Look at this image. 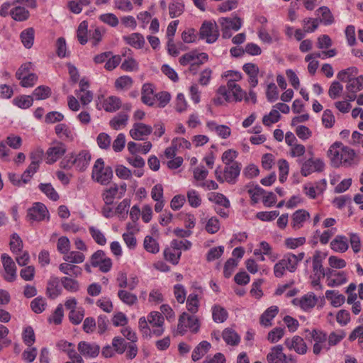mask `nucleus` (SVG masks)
Returning a JSON list of instances; mask_svg holds the SVG:
<instances>
[{"label":"nucleus","instance_id":"obj_1","mask_svg":"<svg viewBox=\"0 0 363 363\" xmlns=\"http://www.w3.org/2000/svg\"><path fill=\"white\" fill-rule=\"evenodd\" d=\"M331 164L335 167H350L358 164L360 157L354 150L344 145L341 142L333 143L327 152Z\"/></svg>","mask_w":363,"mask_h":363},{"label":"nucleus","instance_id":"obj_2","mask_svg":"<svg viewBox=\"0 0 363 363\" xmlns=\"http://www.w3.org/2000/svg\"><path fill=\"white\" fill-rule=\"evenodd\" d=\"M164 318L158 311H152L147 318L143 316L138 320L139 330L145 337L161 336L164 332Z\"/></svg>","mask_w":363,"mask_h":363},{"label":"nucleus","instance_id":"obj_3","mask_svg":"<svg viewBox=\"0 0 363 363\" xmlns=\"http://www.w3.org/2000/svg\"><path fill=\"white\" fill-rule=\"evenodd\" d=\"M216 95L217 96L213 99V103L220 106L224 102L241 101L245 96V92L238 84L228 81L226 85L218 87Z\"/></svg>","mask_w":363,"mask_h":363},{"label":"nucleus","instance_id":"obj_4","mask_svg":"<svg viewBox=\"0 0 363 363\" xmlns=\"http://www.w3.org/2000/svg\"><path fill=\"white\" fill-rule=\"evenodd\" d=\"M91 160V156L89 151L82 150L78 153H72L65 157L60 162V167L67 169L74 167L77 171L84 172L89 167Z\"/></svg>","mask_w":363,"mask_h":363},{"label":"nucleus","instance_id":"obj_5","mask_svg":"<svg viewBox=\"0 0 363 363\" xmlns=\"http://www.w3.org/2000/svg\"><path fill=\"white\" fill-rule=\"evenodd\" d=\"M112 177L113 171L111 167H106L103 159H97L92 168V179L101 185H107L111 182Z\"/></svg>","mask_w":363,"mask_h":363},{"label":"nucleus","instance_id":"obj_6","mask_svg":"<svg viewBox=\"0 0 363 363\" xmlns=\"http://www.w3.org/2000/svg\"><path fill=\"white\" fill-rule=\"evenodd\" d=\"M240 170L241 165L238 162H233L231 164L225 165L223 170L218 167L215 171L216 178L220 183L226 182L230 184H234L240 174Z\"/></svg>","mask_w":363,"mask_h":363},{"label":"nucleus","instance_id":"obj_7","mask_svg":"<svg viewBox=\"0 0 363 363\" xmlns=\"http://www.w3.org/2000/svg\"><path fill=\"white\" fill-rule=\"evenodd\" d=\"M297 161L301 166V174L303 177L315 172H322L325 167L323 161L320 158L311 157L307 160L298 159Z\"/></svg>","mask_w":363,"mask_h":363},{"label":"nucleus","instance_id":"obj_8","mask_svg":"<svg viewBox=\"0 0 363 363\" xmlns=\"http://www.w3.org/2000/svg\"><path fill=\"white\" fill-rule=\"evenodd\" d=\"M219 35L218 27L215 21H204L199 30V38L209 44L215 43Z\"/></svg>","mask_w":363,"mask_h":363},{"label":"nucleus","instance_id":"obj_9","mask_svg":"<svg viewBox=\"0 0 363 363\" xmlns=\"http://www.w3.org/2000/svg\"><path fill=\"white\" fill-rule=\"evenodd\" d=\"M187 329H189L194 333H197L199 329V320L194 315L183 313L179 318L177 333L180 335H184Z\"/></svg>","mask_w":363,"mask_h":363},{"label":"nucleus","instance_id":"obj_10","mask_svg":"<svg viewBox=\"0 0 363 363\" xmlns=\"http://www.w3.org/2000/svg\"><path fill=\"white\" fill-rule=\"evenodd\" d=\"M220 24V30L222 31V37L223 38H230L232 36V30H238L242 24V21L239 17L225 18L221 17L218 19Z\"/></svg>","mask_w":363,"mask_h":363},{"label":"nucleus","instance_id":"obj_11","mask_svg":"<svg viewBox=\"0 0 363 363\" xmlns=\"http://www.w3.org/2000/svg\"><path fill=\"white\" fill-rule=\"evenodd\" d=\"M208 60V56L205 52L192 50L183 55L179 60L182 66H200Z\"/></svg>","mask_w":363,"mask_h":363},{"label":"nucleus","instance_id":"obj_12","mask_svg":"<svg viewBox=\"0 0 363 363\" xmlns=\"http://www.w3.org/2000/svg\"><path fill=\"white\" fill-rule=\"evenodd\" d=\"M90 262L92 267H99L102 272H108L112 267L111 259L106 256L103 250H97L91 257Z\"/></svg>","mask_w":363,"mask_h":363},{"label":"nucleus","instance_id":"obj_13","mask_svg":"<svg viewBox=\"0 0 363 363\" xmlns=\"http://www.w3.org/2000/svg\"><path fill=\"white\" fill-rule=\"evenodd\" d=\"M66 152V146L64 143L57 141L52 143L45 152V161L51 164L56 162Z\"/></svg>","mask_w":363,"mask_h":363},{"label":"nucleus","instance_id":"obj_14","mask_svg":"<svg viewBox=\"0 0 363 363\" xmlns=\"http://www.w3.org/2000/svg\"><path fill=\"white\" fill-rule=\"evenodd\" d=\"M2 265L5 271L4 278L9 282H13L16 279V266L13 259L6 253H3L1 256Z\"/></svg>","mask_w":363,"mask_h":363},{"label":"nucleus","instance_id":"obj_15","mask_svg":"<svg viewBox=\"0 0 363 363\" xmlns=\"http://www.w3.org/2000/svg\"><path fill=\"white\" fill-rule=\"evenodd\" d=\"M78 352L85 358H96L100 352L101 347L96 342L80 341L77 345Z\"/></svg>","mask_w":363,"mask_h":363},{"label":"nucleus","instance_id":"obj_16","mask_svg":"<svg viewBox=\"0 0 363 363\" xmlns=\"http://www.w3.org/2000/svg\"><path fill=\"white\" fill-rule=\"evenodd\" d=\"M363 89V75H359L357 77H353L347 81L346 85V90L347 91L346 98L350 101H353L356 99L357 93Z\"/></svg>","mask_w":363,"mask_h":363},{"label":"nucleus","instance_id":"obj_17","mask_svg":"<svg viewBox=\"0 0 363 363\" xmlns=\"http://www.w3.org/2000/svg\"><path fill=\"white\" fill-rule=\"evenodd\" d=\"M347 281V274L344 271L328 269L326 284L329 287H337Z\"/></svg>","mask_w":363,"mask_h":363},{"label":"nucleus","instance_id":"obj_18","mask_svg":"<svg viewBox=\"0 0 363 363\" xmlns=\"http://www.w3.org/2000/svg\"><path fill=\"white\" fill-rule=\"evenodd\" d=\"M79 89L75 91V94L83 106H86L91 102L94 94L89 90V83L85 79H82L79 83Z\"/></svg>","mask_w":363,"mask_h":363},{"label":"nucleus","instance_id":"obj_19","mask_svg":"<svg viewBox=\"0 0 363 363\" xmlns=\"http://www.w3.org/2000/svg\"><path fill=\"white\" fill-rule=\"evenodd\" d=\"M49 213L46 206L40 202L35 203L28 210L27 218L33 221H41L48 217Z\"/></svg>","mask_w":363,"mask_h":363},{"label":"nucleus","instance_id":"obj_20","mask_svg":"<svg viewBox=\"0 0 363 363\" xmlns=\"http://www.w3.org/2000/svg\"><path fill=\"white\" fill-rule=\"evenodd\" d=\"M203 294L202 287H195L194 291L191 293L186 299V308L187 310L194 314L198 312L199 308V298Z\"/></svg>","mask_w":363,"mask_h":363},{"label":"nucleus","instance_id":"obj_21","mask_svg":"<svg viewBox=\"0 0 363 363\" xmlns=\"http://www.w3.org/2000/svg\"><path fill=\"white\" fill-rule=\"evenodd\" d=\"M152 131V128L150 125L143 123H135L130 130V135L134 140H141L144 139V137L150 135Z\"/></svg>","mask_w":363,"mask_h":363},{"label":"nucleus","instance_id":"obj_22","mask_svg":"<svg viewBox=\"0 0 363 363\" xmlns=\"http://www.w3.org/2000/svg\"><path fill=\"white\" fill-rule=\"evenodd\" d=\"M310 218L311 215L306 210L298 209L291 215V226L294 230H298L303 227Z\"/></svg>","mask_w":363,"mask_h":363},{"label":"nucleus","instance_id":"obj_23","mask_svg":"<svg viewBox=\"0 0 363 363\" xmlns=\"http://www.w3.org/2000/svg\"><path fill=\"white\" fill-rule=\"evenodd\" d=\"M285 345L289 350H294L299 354H304L307 352V345L304 340L298 335L293 337L291 339L287 338L284 342Z\"/></svg>","mask_w":363,"mask_h":363},{"label":"nucleus","instance_id":"obj_24","mask_svg":"<svg viewBox=\"0 0 363 363\" xmlns=\"http://www.w3.org/2000/svg\"><path fill=\"white\" fill-rule=\"evenodd\" d=\"M269 363H288L287 356L283 352L280 345L273 347L267 355Z\"/></svg>","mask_w":363,"mask_h":363},{"label":"nucleus","instance_id":"obj_25","mask_svg":"<svg viewBox=\"0 0 363 363\" xmlns=\"http://www.w3.org/2000/svg\"><path fill=\"white\" fill-rule=\"evenodd\" d=\"M102 99V108L106 112H115L120 109L122 105L121 100L119 97L116 96H109L104 98L103 96L99 97V99Z\"/></svg>","mask_w":363,"mask_h":363},{"label":"nucleus","instance_id":"obj_26","mask_svg":"<svg viewBox=\"0 0 363 363\" xmlns=\"http://www.w3.org/2000/svg\"><path fill=\"white\" fill-rule=\"evenodd\" d=\"M299 306L303 311H308L315 307L318 302V298L313 293H308L299 299H294V303Z\"/></svg>","mask_w":363,"mask_h":363},{"label":"nucleus","instance_id":"obj_27","mask_svg":"<svg viewBox=\"0 0 363 363\" xmlns=\"http://www.w3.org/2000/svg\"><path fill=\"white\" fill-rule=\"evenodd\" d=\"M55 132L59 138L66 141H73L77 136L74 130L65 123L57 124Z\"/></svg>","mask_w":363,"mask_h":363},{"label":"nucleus","instance_id":"obj_28","mask_svg":"<svg viewBox=\"0 0 363 363\" xmlns=\"http://www.w3.org/2000/svg\"><path fill=\"white\" fill-rule=\"evenodd\" d=\"M142 102L149 106H152L155 101L154 94V86L152 84L146 83L143 85L141 90Z\"/></svg>","mask_w":363,"mask_h":363},{"label":"nucleus","instance_id":"obj_29","mask_svg":"<svg viewBox=\"0 0 363 363\" xmlns=\"http://www.w3.org/2000/svg\"><path fill=\"white\" fill-rule=\"evenodd\" d=\"M330 248L335 252L343 253L349 248L348 239L346 236L338 235L330 242Z\"/></svg>","mask_w":363,"mask_h":363},{"label":"nucleus","instance_id":"obj_30","mask_svg":"<svg viewBox=\"0 0 363 363\" xmlns=\"http://www.w3.org/2000/svg\"><path fill=\"white\" fill-rule=\"evenodd\" d=\"M60 271L68 277H79L82 274V269L67 262L61 263L59 265Z\"/></svg>","mask_w":363,"mask_h":363},{"label":"nucleus","instance_id":"obj_31","mask_svg":"<svg viewBox=\"0 0 363 363\" xmlns=\"http://www.w3.org/2000/svg\"><path fill=\"white\" fill-rule=\"evenodd\" d=\"M242 69L249 77L248 82L251 87H255L258 84V66L254 63H246L243 65Z\"/></svg>","mask_w":363,"mask_h":363},{"label":"nucleus","instance_id":"obj_32","mask_svg":"<svg viewBox=\"0 0 363 363\" xmlns=\"http://www.w3.org/2000/svg\"><path fill=\"white\" fill-rule=\"evenodd\" d=\"M125 43L135 49L143 48L145 40L143 35L139 33H133L123 37Z\"/></svg>","mask_w":363,"mask_h":363},{"label":"nucleus","instance_id":"obj_33","mask_svg":"<svg viewBox=\"0 0 363 363\" xmlns=\"http://www.w3.org/2000/svg\"><path fill=\"white\" fill-rule=\"evenodd\" d=\"M279 308L277 306H272L268 308L260 316L259 323L264 327L272 325V320L277 315Z\"/></svg>","mask_w":363,"mask_h":363},{"label":"nucleus","instance_id":"obj_34","mask_svg":"<svg viewBox=\"0 0 363 363\" xmlns=\"http://www.w3.org/2000/svg\"><path fill=\"white\" fill-rule=\"evenodd\" d=\"M321 256L316 253L313 257V271L315 277H325L328 275V269L325 270L322 264Z\"/></svg>","mask_w":363,"mask_h":363},{"label":"nucleus","instance_id":"obj_35","mask_svg":"<svg viewBox=\"0 0 363 363\" xmlns=\"http://www.w3.org/2000/svg\"><path fill=\"white\" fill-rule=\"evenodd\" d=\"M210 347L211 344L208 342H201L192 352V360L196 362L201 359L208 352Z\"/></svg>","mask_w":363,"mask_h":363},{"label":"nucleus","instance_id":"obj_36","mask_svg":"<svg viewBox=\"0 0 363 363\" xmlns=\"http://www.w3.org/2000/svg\"><path fill=\"white\" fill-rule=\"evenodd\" d=\"M128 118L127 113H119L110 121L109 125L113 129L119 130L126 126Z\"/></svg>","mask_w":363,"mask_h":363},{"label":"nucleus","instance_id":"obj_37","mask_svg":"<svg viewBox=\"0 0 363 363\" xmlns=\"http://www.w3.org/2000/svg\"><path fill=\"white\" fill-rule=\"evenodd\" d=\"M76 278L63 277L60 279L61 284L65 290L72 293L77 292L79 290L80 285Z\"/></svg>","mask_w":363,"mask_h":363},{"label":"nucleus","instance_id":"obj_38","mask_svg":"<svg viewBox=\"0 0 363 363\" xmlns=\"http://www.w3.org/2000/svg\"><path fill=\"white\" fill-rule=\"evenodd\" d=\"M119 188L117 184H114L109 188L104 190L101 196L105 204L111 205L113 203L114 199L118 193Z\"/></svg>","mask_w":363,"mask_h":363},{"label":"nucleus","instance_id":"obj_39","mask_svg":"<svg viewBox=\"0 0 363 363\" xmlns=\"http://www.w3.org/2000/svg\"><path fill=\"white\" fill-rule=\"evenodd\" d=\"M152 147V143L149 141L143 144H137L134 142H129L128 143V150L132 154L135 155L136 152H142L147 154Z\"/></svg>","mask_w":363,"mask_h":363},{"label":"nucleus","instance_id":"obj_40","mask_svg":"<svg viewBox=\"0 0 363 363\" xmlns=\"http://www.w3.org/2000/svg\"><path fill=\"white\" fill-rule=\"evenodd\" d=\"M118 298L125 305L132 306L138 303V296L125 289H121L118 291Z\"/></svg>","mask_w":363,"mask_h":363},{"label":"nucleus","instance_id":"obj_41","mask_svg":"<svg viewBox=\"0 0 363 363\" xmlns=\"http://www.w3.org/2000/svg\"><path fill=\"white\" fill-rule=\"evenodd\" d=\"M182 252L173 248L172 246L165 248L164 250V259L172 264H177L179 262Z\"/></svg>","mask_w":363,"mask_h":363},{"label":"nucleus","instance_id":"obj_42","mask_svg":"<svg viewBox=\"0 0 363 363\" xmlns=\"http://www.w3.org/2000/svg\"><path fill=\"white\" fill-rule=\"evenodd\" d=\"M184 10L183 0H172L169 5V14L172 18L181 16Z\"/></svg>","mask_w":363,"mask_h":363},{"label":"nucleus","instance_id":"obj_43","mask_svg":"<svg viewBox=\"0 0 363 363\" xmlns=\"http://www.w3.org/2000/svg\"><path fill=\"white\" fill-rule=\"evenodd\" d=\"M325 298L330 301L332 306L339 307L345 303V298L342 294H338L335 290H328L325 292Z\"/></svg>","mask_w":363,"mask_h":363},{"label":"nucleus","instance_id":"obj_44","mask_svg":"<svg viewBox=\"0 0 363 363\" xmlns=\"http://www.w3.org/2000/svg\"><path fill=\"white\" fill-rule=\"evenodd\" d=\"M213 320L216 323H223L228 317L227 311L219 305H215L212 307Z\"/></svg>","mask_w":363,"mask_h":363},{"label":"nucleus","instance_id":"obj_45","mask_svg":"<svg viewBox=\"0 0 363 363\" xmlns=\"http://www.w3.org/2000/svg\"><path fill=\"white\" fill-rule=\"evenodd\" d=\"M10 15L16 21H23L28 18L30 13L24 7L18 6L11 9Z\"/></svg>","mask_w":363,"mask_h":363},{"label":"nucleus","instance_id":"obj_46","mask_svg":"<svg viewBox=\"0 0 363 363\" xmlns=\"http://www.w3.org/2000/svg\"><path fill=\"white\" fill-rule=\"evenodd\" d=\"M222 337L228 345L233 346L238 345L240 340V336L237 333L230 328H225L223 331Z\"/></svg>","mask_w":363,"mask_h":363},{"label":"nucleus","instance_id":"obj_47","mask_svg":"<svg viewBox=\"0 0 363 363\" xmlns=\"http://www.w3.org/2000/svg\"><path fill=\"white\" fill-rule=\"evenodd\" d=\"M35 31L33 28H28L23 30L20 35L23 45L26 48H30L33 45Z\"/></svg>","mask_w":363,"mask_h":363},{"label":"nucleus","instance_id":"obj_48","mask_svg":"<svg viewBox=\"0 0 363 363\" xmlns=\"http://www.w3.org/2000/svg\"><path fill=\"white\" fill-rule=\"evenodd\" d=\"M133 84V80L130 77L123 75L116 79L114 86L117 90H128L131 88Z\"/></svg>","mask_w":363,"mask_h":363},{"label":"nucleus","instance_id":"obj_49","mask_svg":"<svg viewBox=\"0 0 363 363\" xmlns=\"http://www.w3.org/2000/svg\"><path fill=\"white\" fill-rule=\"evenodd\" d=\"M38 188L52 201H56L59 199V194L50 183H41L39 184Z\"/></svg>","mask_w":363,"mask_h":363},{"label":"nucleus","instance_id":"obj_50","mask_svg":"<svg viewBox=\"0 0 363 363\" xmlns=\"http://www.w3.org/2000/svg\"><path fill=\"white\" fill-rule=\"evenodd\" d=\"M130 205V199H123L118 204L117 207L116 208L115 214L117 215L121 220H125L127 218Z\"/></svg>","mask_w":363,"mask_h":363},{"label":"nucleus","instance_id":"obj_51","mask_svg":"<svg viewBox=\"0 0 363 363\" xmlns=\"http://www.w3.org/2000/svg\"><path fill=\"white\" fill-rule=\"evenodd\" d=\"M145 250L152 254H157L160 251V245L157 241L152 236L147 235L143 242Z\"/></svg>","mask_w":363,"mask_h":363},{"label":"nucleus","instance_id":"obj_52","mask_svg":"<svg viewBox=\"0 0 363 363\" xmlns=\"http://www.w3.org/2000/svg\"><path fill=\"white\" fill-rule=\"evenodd\" d=\"M358 69L355 67H350L345 69H342L337 73V77L341 82H347L350 79L357 77L358 74Z\"/></svg>","mask_w":363,"mask_h":363},{"label":"nucleus","instance_id":"obj_53","mask_svg":"<svg viewBox=\"0 0 363 363\" xmlns=\"http://www.w3.org/2000/svg\"><path fill=\"white\" fill-rule=\"evenodd\" d=\"M85 256L82 252L72 251L64 255L63 259L71 264H80L84 261Z\"/></svg>","mask_w":363,"mask_h":363},{"label":"nucleus","instance_id":"obj_54","mask_svg":"<svg viewBox=\"0 0 363 363\" xmlns=\"http://www.w3.org/2000/svg\"><path fill=\"white\" fill-rule=\"evenodd\" d=\"M284 263L286 270L290 272H294L297 269L296 259L295 255L293 253H287L280 259Z\"/></svg>","mask_w":363,"mask_h":363},{"label":"nucleus","instance_id":"obj_55","mask_svg":"<svg viewBox=\"0 0 363 363\" xmlns=\"http://www.w3.org/2000/svg\"><path fill=\"white\" fill-rule=\"evenodd\" d=\"M51 95V89L48 86L40 85L35 88L33 92V96L36 100H44L49 98Z\"/></svg>","mask_w":363,"mask_h":363},{"label":"nucleus","instance_id":"obj_56","mask_svg":"<svg viewBox=\"0 0 363 363\" xmlns=\"http://www.w3.org/2000/svg\"><path fill=\"white\" fill-rule=\"evenodd\" d=\"M13 104L21 108H28L33 105V98L29 95H22L14 98Z\"/></svg>","mask_w":363,"mask_h":363},{"label":"nucleus","instance_id":"obj_57","mask_svg":"<svg viewBox=\"0 0 363 363\" xmlns=\"http://www.w3.org/2000/svg\"><path fill=\"white\" fill-rule=\"evenodd\" d=\"M281 118V115L277 109L272 108L269 114L264 116L262 123L265 126H270L277 123Z\"/></svg>","mask_w":363,"mask_h":363},{"label":"nucleus","instance_id":"obj_58","mask_svg":"<svg viewBox=\"0 0 363 363\" xmlns=\"http://www.w3.org/2000/svg\"><path fill=\"white\" fill-rule=\"evenodd\" d=\"M318 14H320L321 19L319 21L325 25H330L334 22V18L330 10L326 6H322L317 10Z\"/></svg>","mask_w":363,"mask_h":363},{"label":"nucleus","instance_id":"obj_59","mask_svg":"<svg viewBox=\"0 0 363 363\" xmlns=\"http://www.w3.org/2000/svg\"><path fill=\"white\" fill-rule=\"evenodd\" d=\"M10 249L14 254H18L22 251L23 241L17 233H13L11 237Z\"/></svg>","mask_w":363,"mask_h":363},{"label":"nucleus","instance_id":"obj_60","mask_svg":"<svg viewBox=\"0 0 363 363\" xmlns=\"http://www.w3.org/2000/svg\"><path fill=\"white\" fill-rule=\"evenodd\" d=\"M208 199L225 208L230 207L229 200L222 194L215 192L211 193L208 196Z\"/></svg>","mask_w":363,"mask_h":363},{"label":"nucleus","instance_id":"obj_61","mask_svg":"<svg viewBox=\"0 0 363 363\" xmlns=\"http://www.w3.org/2000/svg\"><path fill=\"white\" fill-rule=\"evenodd\" d=\"M22 338L24 343L28 346H31L35 341V333L31 326H27L24 328L22 333Z\"/></svg>","mask_w":363,"mask_h":363},{"label":"nucleus","instance_id":"obj_62","mask_svg":"<svg viewBox=\"0 0 363 363\" xmlns=\"http://www.w3.org/2000/svg\"><path fill=\"white\" fill-rule=\"evenodd\" d=\"M89 231L96 243L100 245H104L106 243V239L104 233L99 229L91 226L89 228Z\"/></svg>","mask_w":363,"mask_h":363},{"label":"nucleus","instance_id":"obj_63","mask_svg":"<svg viewBox=\"0 0 363 363\" xmlns=\"http://www.w3.org/2000/svg\"><path fill=\"white\" fill-rule=\"evenodd\" d=\"M342 91L343 86L339 82L334 81L329 87L328 95L332 99H335L341 95Z\"/></svg>","mask_w":363,"mask_h":363},{"label":"nucleus","instance_id":"obj_64","mask_svg":"<svg viewBox=\"0 0 363 363\" xmlns=\"http://www.w3.org/2000/svg\"><path fill=\"white\" fill-rule=\"evenodd\" d=\"M84 309L79 308L76 310H72L69 314L70 321L74 325H79L84 317Z\"/></svg>","mask_w":363,"mask_h":363}]
</instances>
